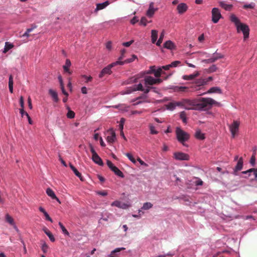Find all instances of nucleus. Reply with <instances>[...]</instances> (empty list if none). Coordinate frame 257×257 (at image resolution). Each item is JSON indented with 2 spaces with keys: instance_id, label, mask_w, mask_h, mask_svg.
<instances>
[{
  "instance_id": "obj_1",
  "label": "nucleus",
  "mask_w": 257,
  "mask_h": 257,
  "mask_svg": "<svg viewBox=\"0 0 257 257\" xmlns=\"http://www.w3.org/2000/svg\"><path fill=\"white\" fill-rule=\"evenodd\" d=\"M183 107L186 109H194L199 110H205L211 108L212 105L220 106V103L209 97L200 98L197 100H191L188 99H182Z\"/></svg>"
},
{
  "instance_id": "obj_2",
  "label": "nucleus",
  "mask_w": 257,
  "mask_h": 257,
  "mask_svg": "<svg viewBox=\"0 0 257 257\" xmlns=\"http://www.w3.org/2000/svg\"><path fill=\"white\" fill-rule=\"evenodd\" d=\"M230 21L234 23L235 25L237 32L239 31L242 32L244 35V39H245L247 38L249 36V29L248 27L245 24H242L240 23L239 20L234 15L232 14L230 16Z\"/></svg>"
},
{
  "instance_id": "obj_3",
  "label": "nucleus",
  "mask_w": 257,
  "mask_h": 257,
  "mask_svg": "<svg viewBox=\"0 0 257 257\" xmlns=\"http://www.w3.org/2000/svg\"><path fill=\"white\" fill-rule=\"evenodd\" d=\"M176 134L177 140L184 146L188 147L185 143L190 138V135L179 127H177L176 130Z\"/></svg>"
},
{
  "instance_id": "obj_4",
  "label": "nucleus",
  "mask_w": 257,
  "mask_h": 257,
  "mask_svg": "<svg viewBox=\"0 0 257 257\" xmlns=\"http://www.w3.org/2000/svg\"><path fill=\"white\" fill-rule=\"evenodd\" d=\"M145 84L146 86L153 85L154 84H160L162 82V80L160 78L155 79L152 76H147L145 77L144 79Z\"/></svg>"
},
{
  "instance_id": "obj_5",
  "label": "nucleus",
  "mask_w": 257,
  "mask_h": 257,
  "mask_svg": "<svg viewBox=\"0 0 257 257\" xmlns=\"http://www.w3.org/2000/svg\"><path fill=\"white\" fill-rule=\"evenodd\" d=\"M90 151L92 153V159L94 162L96 164L100 165L103 166V163L102 162V159L99 157V156L97 155L95 151L94 150L93 147L92 145L90 146Z\"/></svg>"
},
{
  "instance_id": "obj_6",
  "label": "nucleus",
  "mask_w": 257,
  "mask_h": 257,
  "mask_svg": "<svg viewBox=\"0 0 257 257\" xmlns=\"http://www.w3.org/2000/svg\"><path fill=\"white\" fill-rule=\"evenodd\" d=\"M117 64H118V62L117 61H116L115 62L112 63L104 68L99 74V77L101 78L105 75L110 74L112 72L111 70V68Z\"/></svg>"
},
{
  "instance_id": "obj_7",
  "label": "nucleus",
  "mask_w": 257,
  "mask_h": 257,
  "mask_svg": "<svg viewBox=\"0 0 257 257\" xmlns=\"http://www.w3.org/2000/svg\"><path fill=\"white\" fill-rule=\"evenodd\" d=\"M212 14V21L216 24L218 23L219 19L222 17L220 12L218 8H214L211 11Z\"/></svg>"
},
{
  "instance_id": "obj_8",
  "label": "nucleus",
  "mask_w": 257,
  "mask_h": 257,
  "mask_svg": "<svg viewBox=\"0 0 257 257\" xmlns=\"http://www.w3.org/2000/svg\"><path fill=\"white\" fill-rule=\"evenodd\" d=\"M173 157L176 160L188 161L189 160V156L184 153L181 152H175L173 154Z\"/></svg>"
},
{
  "instance_id": "obj_9",
  "label": "nucleus",
  "mask_w": 257,
  "mask_h": 257,
  "mask_svg": "<svg viewBox=\"0 0 257 257\" xmlns=\"http://www.w3.org/2000/svg\"><path fill=\"white\" fill-rule=\"evenodd\" d=\"M206 85V81L204 79L200 78L196 80L194 82V85L191 86L193 91H196L201 89V87Z\"/></svg>"
},
{
  "instance_id": "obj_10",
  "label": "nucleus",
  "mask_w": 257,
  "mask_h": 257,
  "mask_svg": "<svg viewBox=\"0 0 257 257\" xmlns=\"http://www.w3.org/2000/svg\"><path fill=\"white\" fill-rule=\"evenodd\" d=\"M132 102H135L134 105H136L142 103H149L150 101L147 99V96L146 95H142L133 99Z\"/></svg>"
},
{
  "instance_id": "obj_11",
  "label": "nucleus",
  "mask_w": 257,
  "mask_h": 257,
  "mask_svg": "<svg viewBox=\"0 0 257 257\" xmlns=\"http://www.w3.org/2000/svg\"><path fill=\"white\" fill-rule=\"evenodd\" d=\"M239 125V123L237 121H234L233 123L230 125L229 128L233 138L235 137L236 133L238 132Z\"/></svg>"
},
{
  "instance_id": "obj_12",
  "label": "nucleus",
  "mask_w": 257,
  "mask_h": 257,
  "mask_svg": "<svg viewBox=\"0 0 257 257\" xmlns=\"http://www.w3.org/2000/svg\"><path fill=\"white\" fill-rule=\"evenodd\" d=\"M111 205L112 206H116L118 208L125 209H127L129 205L125 203H122L118 200H116L111 203Z\"/></svg>"
},
{
  "instance_id": "obj_13",
  "label": "nucleus",
  "mask_w": 257,
  "mask_h": 257,
  "mask_svg": "<svg viewBox=\"0 0 257 257\" xmlns=\"http://www.w3.org/2000/svg\"><path fill=\"white\" fill-rule=\"evenodd\" d=\"M243 158L240 157L239 158L237 164L233 169V173L234 175H236V172L240 171L243 168Z\"/></svg>"
},
{
  "instance_id": "obj_14",
  "label": "nucleus",
  "mask_w": 257,
  "mask_h": 257,
  "mask_svg": "<svg viewBox=\"0 0 257 257\" xmlns=\"http://www.w3.org/2000/svg\"><path fill=\"white\" fill-rule=\"evenodd\" d=\"M251 173H253L255 178H257V168H251L241 172L242 174L247 175V176L245 177V178H248L251 175Z\"/></svg>"
},
{
  "instance_id": "obj_15",
  "label": "nucleus",
  "mask_w": 257,
  "mask_h": 257,
  "mask_svg": "<svg viewBox=\"0 0 257 257\" xmlns=\"http://www.w3.org/2000/svg\"><path fill=\"white\" fill-rule=\"evenodd\" d=\"M187 6L184 3L179 4L177 7L178 12L180 14L184 13L187 11Z\"/></svg>"
},
{
  "instance_id": "obj_16",
  "label": "nucleus",
  "mask_w": 257,
  "mask_h": 257,
  "mask_svg": "<svg viewBox=\"0 0 257 257\" xmlns=\"http://www.w3.org/2000/svg\"><path fill=\"white\" fill-rule=\"evenodd\" d=\"M156 10H157V9H155L154 8V3H153V2L151 3L149 5V9L147 11V13H146L147 16L149 17H152L154 15V14Z\"/></svg>"
},
{
  "instance_id": "obj_17",
  "label": "nucleus",
  "mask_w": 257,
  "mask_h": 257,
  "mask_svg": "<svg viewBox=\"0 0 257 257\" xmlns=\"http://www.w3.org/2000/svg\"><path fill=\"white\" fill-rule=\"evenodd\" d=\"M46 193L47 194L50 196V197H51L52 199H55L59 203H61V202L59 200V199L57 197V196H56L54 192L50 188H47V190H46Z\"/></svg>"
},
{
  "instance_id": "obj_18",
  "label": "nucleus",
  "mask_w": 257,
  "mask_h": 257,
  "mask_svg": "<svg viewBox=\"0 0 257 257\" xmlns=\"http://www.w3.org/2000/svg\"><path fill=\"white\" fill-rule=\"evenodd\" d=\"M109 132L111 135L107 136V141L109 143H112L115 141L116 138L115 133L112 129L109 130Z\"/></svg>"
},
{
  "instance_id": "obj_19",
  "label": "nucleus",
  "mask_w": 257,
  "mask_h": 257,
  "mask_svg": "<svg viewBox=\"0 0 257 257\" xmlns=\"http://www.w3.org/2000/svg\"><path fill=\"white\" fill-rule=\"evenodd\" d=\"M218 93L220 94L222 93V91L220 89V88L218 87H213L210 88L207 92H204L202 94H201L200 95H202L206 93Z\"/></svg>"
},
{
  "instance_id": "obj_20",
  "label": "nucleus",
  "mask_w": 257,
  "mask_h": 257,
  "mask_svg": "<svg viewBox=\"0 0 257 257\" xmlns=\"http://www.w3.org/2000/svg\"><path fill=\"white\" fill-rule=\"evenodd\" d=\"M164 47L168 49L173 50L175 49V45L172 41L168 40L164 44Z\"/></svg>"
},
{
  "instance_id": "obj_21",
  "label": "nucleus",
  "mask_w": 257,
  "mask_h": 257,
  "mask_svg": "<svg viewBox=\"0 0 257 257\" xmlns=\"http://www.w3.org/2000/svg\"><path fill=\"white\" fill-rule=\"evenodd\" d=\"M199 75V72L197 71V72H196V73L192 74H190L189 75H183L182 78L184 80H193L195 77L198 76Z\"/></svg>"
},
{
  "instance_id": "obj_22",
  "label": "nucleus",
  "mask_w": 257,
  "mask_h": 257,
  "mask_svg": "<svg viewBox=\"0 0 257 257\" xmlns=\"http://www.w3.org/2000/svg\"><path fill=\"white\" fill-rule=\"evenodd\" d=\"M69 166H70V167L71 169V170L73 171V172L75 174V175L77 177H78L80 179V180L83 181L81 174L79 172V171L76 169V168L73 165H72L71 164H70Z\"/></svg>"
},
{
  "instance_id": "obj_23",
  "label": "nucleus",
  "mask_w": 257,
  "mask_h": 257,
  "mask_svg": "<svg viewBox=\"0 0 257 257\" xmlns=\"http://www.w3.org/2000/svg\"><path fill=\"white\" fill-rule=\"evenodd\" d=\"M137 58V56L135 55H133L132 57L129 59H127L123 61H117L118 64L119 65H123L125 63H129L133 62Z\"/></svg>"
},
{
  "instance_id": "obj_24",
  "label": "nucleus",
  "mask_w": 257,
  "mask_h": 257,
  "mask_svg": "<svg viewBox=\"0 0 257 257\" xmlns=\"http://www.w3.org/2000/svg\"><path fill=\"white\" fill-rule=\"evenodd\" d=\"M49 93L52 96L54 101L57 102L59 101L58 94L56 91L52 89H50L49 90Z\"/></svg>"
},
{
  "instance_id": "obj_25",
  "label": "nucleus",
  "mask_w": 257,
  "mask_h": 257,
  "mask_svg": "<svg viewBox=\"0 0 257 257\" xmlns=\"http://www.w3.org/2000/svg\"><path fill=\"white\" fill-rule=\"evenodd\" d=\"M71 64V63L70 60L67 59L66 60L65 64L63 66L64 71L70 74H71V72L70 71L69 68L70 67Z\"/></svg>"
},
{
  "instance_id": "obj_26",
  "label": "nucleus",
  "mask_w": 257,
  "mask_h": 257,
  "mask_svg": "<svg viewBox=\"0 0 257 257\" xmlns=\"http://www.w3.org/2000/svg\"><path fill=\"white\" fill-rule=\"evenodd\" d=\"M219 5L221 8L228 11H231L233 7L232 5L226 4L224 2H219Z\"/></svg>"
},
{
  "instance_id": "obj_27",
  "label": "nucleus",
  "mask_w": 257,
  "mask_h": 257,
  "mask_svg": "<svg viewBox=\"0 0 257 257\" xmlns=\"http://www.w3.org/2000/svg\"><path fill=\"white\" fill-rule=\"evenodd\" d=\"M109 5V3L108 1H106L103 3L98 4L96 5V8L95 10V11H97L99 10H102L106 7Z\"/></svg>"
},
{
  "instance_id": "obj_28",
  "label": "nucleus",
  "mask_w": 257,
  "mask_h": 257,
  "mask_svg": "<svg viewBox=\"0 0 257 257\" xmlns=\"http://www.w3.org/2000/svg\"><path fill=\"white\" fill-rule=\"evenodd\" d=\"M43 231L46 233V234H47V235L49 237L50 240L52 242H54L55 241V237H54V236L52 234V233L50 232V231L49 230H48V229H47V228L45 227L44 228H43Z\"/></svg>"
},
{
  "instance_id": "obj_29",
  "label": "nucleus",
  "mask_w": 257,
  "mask_h": 257,
  "mask_svg": "<svg viewBox=\"0 0 257 257\" xmlns=\"http://www.w3.org/2000/svg\"><path fill=\"white\" fill-rule=\"evenodd\" d=\"M158 38V31L155 30H152L151 31V39L153 43L157 42Z\"/></svg>"
},
{
  "instance_id": "obj_30",
  "label": "nucleus",
  "mask_w": 257,
  "mask_h": 257,
  "mask_svg": "<svg viewBox=\"0 0 257 257\" xmlns=\"http://www.w3.org/2000/svg\"><path fill=\"white\" fill-rule=\"evenodd\" d=\"M111 171H113L116 175H117L121 178L124 177V175H123V174L122 173V172L116 166H115L114 167H113Z\"/></svg>"
},
{
  "instance_id": "obj_31",
  "label": "nucleus",
  "mask_w": 257,
  "mask_h": 257,
  "mask_svg": "<svg viewBox=\"0 0 257 257\" xmlns=\"http://www.w3.org/2000/svg\"><path fill=\"white\" fill-rule=\"evenodd\" d=\"M188 87L185 86H176L174 88V91L176 92H187Z\"/></svg>"
},
{
  "instance_id": "obj_32",
  "label": "nucleus",
  "mask_w": 257,
  "mask_h": 257,
  "mask_svg": "<svg viewBox=\"0 0 257 257\" xmlns=\"http://www.w3.org/2000/svg\"><path fill=\"white\" fill-rule=\"evenodd\" d=\"M14 47V45L8 42H6L5 48L3 51L4 53H6L9 50Z\"/></svg>"
},
{
  "instance_id": "obj_33",
  "label": "nucleus",
  "mask_w": 257,
  "mask_h": 257,
  "mask_svg": "<svg viewBox=\"0 0 257 257\" xmlns=\"http://www.w3.org/2000/svg\"><path fill=\"white\" fill-rule=\"evenodd\" d=\"M49 248V247L48 245V244L45 241H43L42 243V246H41V249H42V251L44 253H46L48 252Z\"/></svg>"
},
{
  "instance_id": "obj_34",
  "label": "nucleus",
  "mask_w": 257,
  "mask_h": 257,
  "mask_svg": "<svg viewBox=\"0 0 257 257\" xmlns=\"http://www.w3.org/2000/svg\"><path fill=\"white\" fill-rule=\"evenodd\" d=\"M217 60L216 57L214 55L212 57L209 59L203 60L202 62L205 63H211L215 62Z\"/></svg>"
},
{
  "instance_id": "obj_35",
  "label": "nucleus",
  "mask_w": 257,
  "mask_h": 257,
  "mask_svg": "<svg viewBox=\"0 0 257 257\" xmlns=\"http://www.w3.org/2000/svg\"><path fill=\"white\" fill-rule=\"evenodd\" d=\"M164 35H165V32L163 30L160 34V38H159V40L156 42L157 46H160L161 45V43L163 42V40L164 39Z\"/></svg>"
},
{
  "instance_id": "obj_36",
  "label": "nucleus",
  "mask_w": 257,
  "mask_h": 257,
  "mask_svg": "<svg viewBox=\"0 0 257 257\" xmlns=\"http://www.w3.org/2000/svg\"><path fill=\"white\" fill-rule=\"evenodd\" d=\"M6 220L11 225H14L15 224L13 218L8 214L6 215Z\"/></svg>"
},
{
  "instance_id": "obj_37",
  "label": "nucleus",
  "mask_w": 257,
  "mask_h": 257,
  "mask_svg": "<svg viewBox=\"0 0 257 257\" xmlns=\"http://www.w3.org/2000/svg\"><path fill=\"white\" fill-rule=\"evenodd\" d=\"M152 207L153 204L151 202H146L144 203L143 206L141 209L143 210H148L152 208Z\"/></svg>"
},
{
  "instance_id": "obj_38",
  "label": "nucleus",
  "mask_w": 257,
  "mask_h": 257,
  "mask_svg": "<svg viewBox=\"0 0 257 257\" xmlns=\"http://www.w3.org/2000/svg\"><path fill=\"white\" fill-rule=\"evenodd\" d=\"M195 137L200 140H203L204 139L205 137L204 136V134L201 133L200 131H196L195 133Z\"/></svg>"
},
{
  "instance_id": "obj_39",
  "label": "nucleus",
  "mask_w": 257,
  "mask_h": 257,
  "mask_svg": "<svg viewBox=\"0 0 257 257\" xmlns=\"http://www.w3.org/2000/svg\"><path fill=\"white\" fill-rule=\"evenodd\" d=\"M59 225L60 227L61 228L63 233L64 234L67 235H69V232L67 231V230L65 228V226L63 225V224L61 222H59Z\"/></svg>"
},
{
  "instance_id": "obj_40",
  "label": "nucleus",
  "mask_w": 257,
  "mask_h": 257,
  "mask_svg": "<svg viewBox=\"0 0 257 257\" xmlns=\"http://www.w3.org/2000/svg\"><path fill=\"white\" fill-rule=\"evenodd\" d=\"M164 73L162 70V68L161 67H159L156 71L155 72L154 75L156 77H159L162 74Z\"/></svg>"
},
{
  "instance_id": "obj_41",
  "label": "nucleus",
  "mask_w": 257,
  "mask_h": 257,
  "mask_svg": "<svg viewBox=\"0 0 257 257\" xmlns=\"http://www.w3.org/2000/svg\"><path fill=\"white\" fill-rule=\"evenodd\" d=\"M180 117L184 123H187L186 114L185 111L181 112L180 114Z\"/></svg>"
},
{
  "instance_id": "obj_42",
  "label": "nucleus",
  "mask_w": 257,
  "mask_h": 257,
  "mask_svg": "<svg viewBox=\"0 0 257 257\" xmlns=\"http://www.w3.org/2000/svg\"><path fill=\"white\" fill-rule=\"evenodd\" d=\"M20 104L21 106V108L20 109L21 112H24V98L22 96H21L20 98Z\"/></svg>"
},
{
  "instance_id": "obj_43",
  "label": "nucleus",
  "mask_w": 257,
  "mask_h": 257,
  "mask_svg": "<svg viewBox=\"0 0 257 257\" xmlns=\"http://www.w3.org/2000/svg\"><path fill=\"white\" fill-rule=\"evenodd\" d=\"M125 155L128 158V159L133 163L135 164L136 163V160L134 158L133 155L131 153H126Z\"/></svg>"
},
{
  "instance_id": "obj_44",
  "label": "nucleus",
  "mask_w": 257,
  "mask_h": 257,
  "mask_svg": "<svg viewBox=\"0 0 257 257\" xmlns=\"http://www.w3.org/2000/svg\"><path fill=\"white\" fill-rule=\"evenodd\" d=\"M217 69V67L215 65H212L208 69L207 72L208 73H212L216 71Z\"/></svg>"
},
{
  "instance_id": "obj_45",
  "label": "nucleus",
  "mask_w": 257,
  "mask_h": 257,
  "mask_svg": "<svg viewBox=\"0 0 257 257\" xmlns=\"http://www.w3.org/2000/svg\"><path fill=\"white\" fill-rule=\"evenodd\" d=\"M255 4L254 3H250L249 4H246V5H244L243 6V8L244 9H253L254 7H255Z\"/></svg>"
},
{
  "instance_id": "obj_46",
  "label": "nucleus",
  "mask_w": 257,
  "mask_h": 257,
  "mask_svg": "<svg viewBox=\"0 0 257 257\" xmlns=\"http://www.w3.org/2000/svg\"><path fill=\"white\" fill-rule=\"evenodd\" d=\"M135 87L133 89L134 91H144V87L141 83H139L138 85H135Z\"/></svg>"
},
{
  "instance_id": "obj_47",
  "label": "nucleus",
  "mask_w": 257,
  "mask_h": 257,
  "mask_svg": "<svg viewBox=\"0 0 257 257\" xmlns=\"http://www.w3.org/2000/svg\"><path fill=\"white\" fill-rule=\"evenodd\" d=\"M36 27L34 26V27H32L31 28L28 29L26 32L23 35V37H29V33L32 32L35 28H36Z\"/></svg>"
},
{
  "instance_id": "obj_48",
  "label": "nucleus",
  "mask_w": 257,
  "mask_h": 257,
  "mask_svg": "<svg viewBox=\"0 0 257 257\" xmlns=\"http://www.w3.org/2000/svg\"><path fill=\"white\" fill-rule=\"evenodd\" d=\"M81 77L85 79V83H88L89 82H91L92 80V79H93L92 77L91 76H86L85 75H82L81 76Z\"/></svg>"
},
{
  "instance_id": "obj_49",
  "label": "nucleus",
  "mask_w": 257,
  "mask_h": 257,
  "mask_svg": "<svg viewBox=\"0 0 257 257\" xmlns=\"http://www.w3.org/2000/svg\"><path fill=\"white\" fill-rule=\"evenodd\" d=\"M67 116L69 118H73L75 117L74 112L69 109L67 112Z\"/></svg>"
},
{
  "instance_id": "obj_50",
  "label": "nucleus",
  "mask_w": 257,
  "mask_h": 257,
  "mask_svg": "<svg viewBox=\"0 0 257 257\" xmlns=\"http://www.w3.org/2000/svg\"><path fill=\"white\" fill-rule=\"evenodd\" d=\"M250 164H251V165L252 166H254L255 165V154H253L251 158H250Z\"/></svg>"
},
{
  "instance_id": "obj_51",
  "label": "nucleus",
  "mask_w": 257,
  "mask_h": 257,
  "mask_svg": "<svg viewBox=\"0 0 257 257\" xmlns=\"http://www.w3.org/2000/svg\"><path fill=\"white\" fill-rule=\"evenodd\" d=\"M146 86L147 87V88L146 89L144 88V91H143L144 93H145V94H147L148 93H149L151 89H155V87H152V86H151L149 85H147Z\"/></svg>"
},
{
  "instance_id": "obj_52",
  "label": "nucleus",
  "mask_w": 257,
  "mask_h": 257,
  "mask_svg": "<svg viewBox=\"0 0 257 257\" xmlns=\"http://www.w3.org/2000/svg\"><path fill=\"white\" fill-rule=\"evenodd\" d=\"M176 107L175 102H170L167 105V108L170 110H173Z\"/></svg>"
},
{
  "instance_id": "obj_53",
  "label": "nucleus",
  "mask_w": 257,
  "mask_h": 257,
  "mask_svg": "<svg viewBox=\"0 0 257 257\" xmlns=\"http://www.w3.org/2000/svg\"><path fill=\"white\" fill-rule=\"evenodd\" d=\"M181 63V62L180 61H175L172 62L170 64V66L172 67H176L178 66Z\"/></svg>"
},
{
  "instance_id": "obj_54",
  "label": "nucleus",
  "mask_w": 257,
  "mask_h": 257,
  "mask_svg": "<svg viewBox=\"0 0 257 257\" xmlns=\"http://www.w3.org/2000/svg\"><path fill=\"white\" fill-rule=\"evenodd\" d=\"M155 66H152L150 67V70L147 72V74L155 73L156 71Z\"/></svg>"
},
{
  "instance_id": "obj_55",
  "label": "nucleus",
  "mask_w": 257,
  "mask_h": 257,
  "mask_svg": "<svg viewBox=\"0 0 257 257\" xmlns=\"http://www.w3.org/2000/svg\"><path fill=\"white\" fill-rule=\"evenodd\" d=\"M125 121V119L124 118H121L120 120V124H119V128L120 131H122L123 128V124Z\"/></svg>"
},
{
  "instance_id": "obj_56",
  "label": "nucleus",
  "mask_w": 257,
  "mask_h": 257,
  "mask_svg": "<svg viewBox=\"0 0 257 257\" xmlns=\"http://www.w3.org/2000/svg\"><path fill=\"white\" fill-rule=\"evenodd\" d=\"M124 249H125V248H124V247L116 248L114 250H113V251H111V254L115 253L116 252H119L121 250H123Z\"/></svg>"
},
{
  "instance_id": "obj_57",
  "label": "nucleus",
  "mask_w": 257,
  "mask_h": 257,
  "mask_svg": "<svg viewBox=\"0 0 257 257\" xmlns=\"http://www.w3.org/2000/svg\"><path fill=\"white\" fill-rule=\"evenodd\" d=\"M150 128L151 134L155 135L158 133V132L155 130V127L153 125H150Z\"/></svg>"
},
{
  "instance_id": "obj_58",
  "label": "nucleus",
  "mask_w": 257,
  "mask_h": 257,
  "mask_svg": "<svg viewBox=\"0 0 257 257\" xmlns=\"http://www.w3.org/2000/svg\"><path fill=\"white\" fill-rule=\"evenodd\" d=\"M140 23L144 26H146L147 23V20L145 17H142L141 19Z\"/></svg>"
},
{
  "instance_id": "obj_59",
  "label": "nucleus",
  "mask_w": 257,
  "mask_h": 257,
  "mask_svg": "<svg viewBox=\"0 0 257 257\" xmlns=\"http://www.w3.org/2000/svg\"><path fill=\"white\" fill-rule=\"evenodd\" d=\"M106 164L108 167L111 169V170L112 169L113 167H115L112 163L108 160H107Z\"/></svg>"
},
{
  "instance_id": "obj_60",
  "label": "nucleus",
  "mask_w": 257,
  "mask_h": 257,
  "mask_svg": "<svg viewBox=\"0 0 257 257\" xmlns=\"http://www.w3.org/2000/svg\"><path fill=\"white\" fill-rule=\"evenodd\" d=\"M134 42V40H131L129 42H124L122 43V45L124 47H128Z\"/></svg>"
},
{
  "instance_id": "obj_61",
  "label": "nucleus",
  "mask_w": 257,
  "mask_h": 257,
  "mask_svg": "<svg viewBox=\"0 0 257 257\" xmlns=\"http://www.w3.org/2000/svg\"><path fill=\"white\" fill-rule=\"evenodd\" d=\"M137 161L140 163L141 165L145 166L147 167L148 165L145 162H144L140 158L138 157L137 158Z\"/></svg>"
},
{
  "instance_id": "obj_62",
  "label": "nucleus",
  "mask_w": 257,
  "mask_h": 257,
  "mask_svg": "<svg viewBox=\"0 0 257 257\" xmlns=\"http://www.w3.org/2000/svg\"><path fill=\"white\" fill-rule=\"evenodd\" d=\"M13 77L12 75H10L9 80V86H13Z\"/></svg>"
},
{
  "instance_id": "obj_63",
  "label": "nucleus",
  "mask_w": 257,
  "mask_h": 257,
  "mask_svg": "<svg viewBox=\"0 0 257 257\" xmlns=\"http://www.w3.org/2000/svg\"><path fill=\"white\" fill-rule=\"evenodd\" d=\"M44 215L45 216L46 220L52 222L53 221H52V218L50 217V216L49 215V214H48V213L47 212H45V213L44 214Z\"/></svg>"
},
{
  "instance_id": "obj_64",
  "label": "nucleus",
  "mask_w": 257,
  "mask_h": 257,
  "mask_svg": "<svg viewBox=\"0 0 257 257\" xmlns=\"http://www.w3.org/2000/svg\"><path fill=\"white\" fill-rule=\"evenodd\" d=\"M60 87H61V90H62V93H63L65 95H66V96H68V93L66 91V90H65L64 84H62L61 85H60Z\"/></svg>"
}]
</instances>
